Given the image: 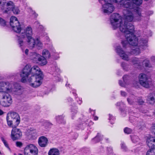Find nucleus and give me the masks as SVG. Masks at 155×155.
I'll use <instances>...</instances> for the list:
<instances>
[{"label": "nucleus", "mask_w": 155, "mask_h": 155, "mask_svg": "<svg viewBox=\"0 0 155 155\" xmlns=\"http://www.w3.org/2000/svg\"><path fill=\"white\" fill-rule=\"evenodd\" d=\"M143 0H126L124 3L123 4H121V7L125 8L130 7L132 8L133 5H136V6H140L142 4Z\"/></svg>", "instance_id": "nucleus-11"}, {"label": "nucleus", "mask_w": 155, "mask_h": 155, "mask_svg": "<svg viewBox=\"0 0 155 155\" xmlns=\"http://www.w3.org/2000/svg\"><path fill=\"white\" fill-rule=\"evenodd\" d=\"M6 25L5 21L3 18L0 17V25L4 26Z\"/></svg>", "instance_id": "nucleus-37"}, {"label": "nucleus", "mask_w": 155, "mask_h": 155, "mask_svg": "<svg viewBox=\"0 0 155 155\" xmlns=\"http://www.w3.org/2000/svg\"><path fill=\"white\" fill-rule=\"evenodd\" d=\"M105 3H110L113 2V0H104Z\"/></svg>", "instance_id": "nucleus-51"}, {"label": "nucleus", "mask_w": 155, "mask_h": 155, "mask_svg": "<svg viewBox=\"0 0 155 155\" xmlns=\"http://www.w3.org/2000/svg\"><path fill=\"white\" fill-rule=\"evenodd\" d=\"M68 100L69 102H72L73 101V99H72V98L70 97L68 98Z\"/></svg>", "instance_id": "nucleus-57"}, {"label": "nucleus", "mask_w": 155, "mask_h": 155, "mask_svg": "<svg viewBox=\"0 0 155 155\" xmlns=\"http://www.w3.org/2000/svg\"><path fill=\"white\" fill-rule=\"evenodd\" d=\"M121 144L122 149H123L124 150L126 151L127 149V147L124 143L123 142L121 143Z\"/></svg>", "instance_id": "nucleus-40"}, {"label": "nucleus", "mask_w": 155, "mask_h": 155, "mask_svg": "<svg viewBox=\"0 0 155 155\" xmlns=\"http://www.w3.org/2000/svg\"><path fill=\"white\" fill-rule=\"evenodd\" d=\"M48 141V139L46 137L42 136L39 138L38 142L40 147H45L47 146Z\"/></svg>", "instance_id": "nucleus-19"}, {"label": "nucleus", "mask_w": 155, "mask_h": 155, "mask_svg": "<svg viewBox=\"0 0 155 155\" xmlns=\"http://www.w3.org/2000/svg\"><path fill=\"white\" fill-rule=\"evenodd\" d=\"M102 138L103 136L100 133H98L97 135L92 139V142L94 143H96L102 140Z\"/></svg>", "instance_id": "nucleus-25"}, {"label": "nucleus", "mask_w": 155, "mask_h": 155, "mask_svg": "<svg viewBox=\"0 0 155 155\" xmlns=\"http://www.w3.org/2000/svg\"><path fill=\"white\" fill-rule=\"evenodd\" d=\"M10 24L14 31L19 33L21 31L22 32L19 36H18V43L19 47L23 51V48L24 47V40L25 37L27 38L28 45L30 47L32 48L34 46L35 40L32 37V35L31 28L29 26L27 27L25 31L24 27L23 25H20L17 18L15 16H12L10 19Z\"/></svg>", "instance_id": "nucleus-2"}, {"label": "nucleus", "mask_w": 155, "mask_h": 155, "mask_svg": "<svg viewBox=\"0 0 155 155\" xmlns=\"http://www.w3.org/2000/svg\"><path fill=\"white\" fill-rule=\"evenodd\" d=\"M16 145L17 147H21L22 146V143L19 141H17L16 143Z\"/></svg>", "instance_id": "nucleus-42"}, {"label": "nucleus", "mask_w": 155, "mask_h": 155, "mask_svg": "<svg viewBox=\"0 0 155 155\" xmlns=\"http://www.w3.org/2000/svg\"><path fill=\"white\" fill-rule=\"evenodd\" d=\"M107 153L108 154H110L112 153L113 150L111 147H108L107 148Z\"/></svg>", "instance_id": "nucleus-44"}, {"label": "nucleus", "mask_w": 155, "mask_h": 155, "mask_svg": "<svg viewBox=\"0 0 155 155\" xmlns=\"http://www.w3.org/2000/svg\"><path fill=\"white\" fill-rule=\"evenodd\" d=\"M153 12L152 11H148L146 12L145 14L147 16H149L153 14Z\"/></svg>", "instance_id": "nucleus-43"}, {"label": "nucleus", "mask_w": 155, "mask_h": 155, "mask_svg": "<svg viewBox=\"0 0 155 155\" xmlns=\"http://www.w3.org/2000/svg\"><path fill=\"white\" fill-rule=\"evenodd\" d=\"M120 93L121 95L122 96L125 97L127 95L126 93L124 91H121Z\"/></svg>", "instance_id": "nucleus-49"}, {"label": "nucleus", "mask_w": 155, "mask_h": 155, "mask_svg": "<svg viewBox=\"0 0 155 155\" xmlns=\"http://www.w3.org/2000/svg\"><path fill=\"white\" fill-rule=\"evenodd\" d=\"M34 40L35 42L33 47L32 48H31L30 47L29 45H28V47L31 49H33L35 47H36V48L38 49H41L43 46V45L41 41L39 39L37 38L36 40L34 39Z\"/></svg>", "instance_id": "nucleus-22"}, {"label": "nucleus", "mask_w": 155, "mask_h": 155, "mask_svg": "<svg viewBox=\"0 0 155 155\" xmlns=\"http://www.w3.org/2000/svg\"><path fill=\"white\" fill-rule=\"evenodd\" d=\"M42 57L43 58H45L46 60V59L49 58L50 57V53L49 51L47 49H44L43 50L42 52Z\"/></svg>", "instance_id": "nucleus-27"}, {"label": "nucleus", "mask_w": 155, "mask_h": 155, "mask_svg": "<svg viewBox=\"0 0 155 155\" xmlns=\"http://www.w3.org/2000/svg\"><path fill=\"white\" fill-rule=\"evenodd\" d=\"M123 10L124 21L117 13L112 14L110 18V23L114 29L119 27L120 31L124 33L126 40H123L121 43L124 48H126L129 45L137 46L138 44V39L134 34V26L129 22L132 21L135 18L133 13L128 8Z\"/></svg>", "instance_id": "nucleus-1"}, {"label": "nucleus", "mask_w": 155, "mask_h": 155, "mask_svg": "<svg viewBox=\"0 0 155 155\" xmlns=\"http://www.w3.org/2000/svg\"><path fill=\"white\" fill-rule=\"evenodd\" d=\"M44 125L47 127H49L52 126V124L48 121H45L44 123Z\"/></svg>", "instance_id": "nucleus-38"}, {"label": "nucleus", "mask_w": 155, "mask_h": 155, "mask_svg": "<svg viewBox=\"0 0 155 155\" xmlns=\"http://www.w3.org/2000/svg\"><path fill=\"white\" fill-rule=\"evenodd\" d=\"M89 110H90V111L91 112V114H92L93 116H94L95 114V111L94 110H91V108L89 109Z\"/></svg>", "instance_id": "nucleus-50"}, {"label": "nucleus", "mask_w": 155, "mask_h": 155, "mask_svg": "<svg viewBox=\"0 0 155 155\" xmlns=\"http://www.w3.org/2000/svg\"><path fill=\"white\" fill-rule=\"evenodd\" d=\"M60 75L59 74H58L57 76H55V79L57 81H59L61 80V79L60 78Z\"/></svg>", "instance_id": "nucleus-45"}, {"label": "nucleus", "mask_w": 155, "mask_h": 155, "mask_svg": "<svg viewBox=\"0 0 155 155\" xmlns=\"http://www.w3.org/2000/svg\"><path fill=\"white\" fill-rule=\"evenodd\" d=\"M12 10V11L14 14H19L20 12V11L18 8L17 7H15V6H14V8H13Z\"/></svg>", "instance_id": "nucleus-36"}, {"label": "nucleus", "mask_w": 155, "mask_h": 155, "mask_svg": "<svg viewBox=\"0 0 155 155\" xmlns=\"http://www.w3.org/2000/svg\"><path fill=\"white\" fill-rule=\"evenodd\" d=\"M123 0H113V2L119 3L121 2Z\"/></svg>", "instance_id": "nucleus-48"}, {"label": "nucleus", "mask_w": 155, "mask_h": 155, "mask_svg": "<svg viewBox=\"0 0 155 155\" xmlns=\"http://www.w3.org/2000/svg\"><path fill=\"white\" fill-rule=\"evenodd\" d=\"M10 117L15 125L18 126L20 123V119L19 114L17 113L12 112L10 113Z\"/></svg>", "instance_id": "nucleus-18"}, {"label": "nucleus", "mask_w": 155, "mask_h": 155, "mask_svg": "<svg viewBox=\"0 0 155 155\" xmlns=\"http://www.w3.org/2000/svg\"><path fill=\"white\" fill-rule=\"evenodd\" d=\"M135 5H133V7L132 8L130 7V6L128 7H126L124 8H129L133 13L135 18V19L137 21H140L142 17L141 13L142 10L139 7L135 6Z\"/></svg>", "instance_id": "nucleus-6"}, {"label": "nucleus", "mask_w": 155, "mask_h": 155, "mask_svg": "<svg viewBox=\"0 0 155 155\" xmlns=\"http://www.w3.org/2000/svg\"><path fill=\"white\" fill-rule=\"evenodd\" d=\"M6 120L8 125L9 127H12L13 128H14L18 126L15 125V124L14 123L13 121V120H9V118L8 116H7Z\"/></svg>", "instance_id": "nucleus-28"}, {"label": "nucleus", "mask_w": 155, "mask_h": 155, "mask_svg": "<svg viewBox=\"0 0 155 155\" xmlns=\"http://www.w3.org/2000/svg\"><path fill=\"white\" fill-rule=\"evenodd\" d=\"M115 118L113 116L110 114H109V120H114V119Z\"/></svg>", "instance_id": "nucleus-46"}, {"label": "nucleus", "mask_w": 155, "mask_h": 155, "mask_svg": "<svg viewBox=\"0 0 155 155\" xmlns=\"http://www.w3.org/2000/svg\"><path fill=\"white\" fill-rule=\"evenodd\" d=\"M34 13L35 14V16L37 17L38 16V15L37 14H36L35 12H34Z\"/></svg>", "instance_id": "nucleus-62"}, {"label": "nucleus", "mask_w": 155, "mask_h": 155, "mask_svg": "<svg viewBox=\"0 0 155 155\" xmlns=\"http://www.w3.org/2000/svg\"><path fill=\"white\" fill-rule=\"evenodd\" d=\"M38 150L34 145L30 144L27 145L24 150L25 155H38Z\"/></svg>", "instance_id": "nucleus-7"}, {"label": "nucleus", "mask_w": 155, "mask_h": 155, "mask_svg": "<svg viewBox=\"0 0 155 155\" xmlns=\"http://www.w3.org/2000/svg\"><path fill=\"white\" fill-rule=\"evenodd\" d=\"M30 75L37 76H42V73L39 68L35 65L32 67L29 65H26L21 71L20 75L21 78V81L22 82L27 81V78Z\"/></svg>", "instance_id": "nucleus-4"}, {"label": "nucleus", "mask_w": 155, "mask_h": 155, "mask_svg": "<svg viewBox=\"0 0 155 155\" xmlns=\"http://www.w3.org/2000/svg\"><path fill=\"white\" fill-rule=\"evenodd\" d=\"M127 101L130 105H133L135 102H137L139 104H142L144 103L140 97H134V95H131L129 98H128Z\"/></svg>", "instance_id": "nucleus-15"}, {"label": "nucleus", "mask_w": 155, "mask_h": 155, "mask_svg": "<svg viewBox=\"0 0 155 155\" xmlns=\"http://www.w3.org/2000/svg\"><path fill=\"white\" fill-rule=\"evenodd\" d=\"M124 132L126 134H131L133 132V130L129 128L126 127L124 129Z\"/></svg>", "instance_id": "nucleus-33"}, {"label": "nucleus", "mask_w": 155, "mask_h": 155, "mask_svg": "<svg viewBox=\"0 0 155 155\" xmlns=\"http://www.w3.org/2000/svg\"><path fill=\"white\" fill-rule=\"evenodd\" d=\"M146 143L147 145L150 149H155V137H150L147 140Z\"/></svg>", "instance_id": "nucleus-21"}, {"label": "nucleus", "mask_w": 155, "mask_h": 155, "mask_svg": "<svg viewBox=\"0 0 155 155\" xmlns=\"http://www.w3.org/2000/svg\"><path fill=\"white\" fill-rule=\"evenodd\" d=\"M3 114V112L0 109V115H2Z\"/></svg>", "instance_id": "nucleus-58"}, {"label": "nucleus", "mask_w": 155, "mask_h": 155, "mask_svg": "<svg viewBox=\"0 0 155 155\" xmlns=\"http://www.w3.org/2000/svg\"><path fill=\"white\" fill-rule=\"evenodd\" d=\"M151 59L152 61L155 62V56H152L151 58Z\"/></svg>", "instance_id": "nucleus-54"}, {"label": "nucleus", "mask_w": 155, "mask_h": 155, "mask_svg": "<svg viewBox=\"0 0 155 155\" xmlns=\"http://www.w3.org/2000/svg\"><path fill=\"white\" fill-rule=\"evenodd\" d=\"M21 88V86L18 84H15L13 88L12 84L8 82H0V89L3 90L0 91V104L4 107L9 106L12 100L9 93L14 95H20L22 94Z\"/></svg>", "instance_id": "nucleus-3"}, {"label": "nucleus", "mask_w": 155, "mask_h": 155, "mask_svg": "<svg viewBox=\"0 0 155 155\" xmlns=\"http://www.w3.org/2000/svg\"><path fill=\"white\" fill-rule=\"evenodd\" d=\"M123 78L124 82L126 83L127 82V80L129 78V77L128 75H125L124 76Z\"/></svg>", "instance_id": "nucleus-41"}, {"label": "nucleus", "mask_w": 155, "mask_h": 155, "mask_svg": "<svg viewBox=\"0 0 155 155\" xmlns=\"http://www.w3.org/2000/svg\"><path fill=\"white\" fill-rule=\"evenodd\" d=\"M116 105L117 106H121V105H124V103L122 102H117V103Z\"/></svg>", "instance_id": "nucleus-47"}, {"label": "nucleus", "mask_w": 155, "mask_h": 155, "mask_svg": "<svg viewBox=\"0 0 155 155\" xmlns=\"http://www.w3.org/2000/svg\"><path fill=\"white\" fill-rule=\"evenodd\" d=\"M116 52L122 58L125 60H128V56L122 50L120 46H118L116 48Z\"/></svg>", "instance_id": "nucleus-17"}, {"label": "nucleus", "mask_w": 155, "mask_h": 155, "mask_svg": "<svg viewBox=\"0 0 155 155\" xmlns=\"http://www.w3.org/2000/svg\"><path fill=\"white\" fill-rule=\"evenodd\" d=\"M146 155H155V150L149 149L147 152Z\"/></svg>", "instance_id": "nucleus-34"}, {"label": "nucleus", "mask_w": 155, "mask_h": 155, "mask_svg": "<svg viewBox=\"0 0 155 155\" xmlns=\"http://www.w3.org/2000/svg\"><path fill=\"white\" fill-rule=\"evenodd\" d=\"M147 42V39H141L139 42V48H137L138 46L136 48L134 47L132 49V51H131L132 54L137 55L140 53V50H141L142 47L146 46Z\"/></svg>", "instance_id": "nucleus-13"}, {"label": "nucleus", "mask_w": 155, "mask_h": 155, "mask_svg": "<svg viewBox=\"0 0 155 155\" xmlns=\"http://www.w3.org/2000/svg\"><path fill=\"white\" fill-rule=\"evenodd\" d=\"M1 140H2V141L3 142V143H4L5 146L7 148H8L9 150H10V149L9 147L8 144L7 142L5 140L4 138L2 137H1Z\"/></svg>", "instance_id": "nucleus-35"}, {"label": "nucleus", "mask_w": 155, "mask_h": 155, "mask_svg": "<svg viewBox=\"0 0 155 155\" xmlns=\"http://www.w3.org/2000/svg\"><path fill=\"white\" fill-rule=\"evenodd\" d=\"M72 92L74 95L75 96L76 95V91L75 90H72Z\"/></svg>", "instance_id": "nucleus-55"}, {"label": "nucleus", "mask_w": 155, "mask_h": 155, "mask_svg": "<svg viewBox=\"0 0 155 155\" xmlns=\"http://www.w3.org/2000/svg\"><path fill=\"white\" fill-rule=\"evenodd\" d=\"M119 83L120 85V86H121L122 87H124L125 86L124 84L123 83H122V81L121 80H120L119 81Z\"/></svg>", "instance_id": "nucleus-52"}, {"label": "nucleus", "mask_w": 155, "mask_h": 155, "mask_svg": "<svg viewBox=\"0 0 155 155\" xmlns=\"http://www.w3.org/2000/svg\"><path fill=\"white\" fill-rule=\"evenodd\" d=\"M132 62L135 67L137 68H140V66L142 65H143V63H144V66L147 67H150L151 66L150 64V61L149 60L146 59L143 61L140 60V59L136 58H133Z\"/></svg>", "instance_id": "nucleus-9"}, {"label": "nucleus", "mask_w": 155, "mask_h": 155, "mask_svg": "<svg viewBox=\"0 0 155 155\" xmlns=\"http://www.w3.org/2000/svg\"><path fill=\"white\" fill-rule=\"evenodd\" d=\"M121 66L123 69L125 71H127L130 69V65L124 62L122 63L121 64Z\"/></svg>", "instance_id": "nucleus-30"}, {"label": "nucleus", "mask_w": 155, "mask_h": 155, "mask_svg": "<svg viewBox=\"0 0 155 155\" xmlns=\"http://www.w3.org/2000/svg\"><path fill=\"white\" fill-rule=\"evenodd\" d=\"M28 50L27 49H26L25 50V53L26 55H27L28 54Z\"/></svg>", "instance_id": "nucleus-56"}, {"label": "nucleus", "mask_w": 155, "mask_h": 155, "mask_svg": "<svg viewBox=\"0 0 155 155\" xmlns=\"http://www.w3.org/2000/svg\"><path fill=\"white\" fill-rule=\"evenodd\" d=\"M28 136L31 140L35 139L36 138V133L35 130L31 128L28 130Z\"/></svg>", "instance_id": "nucleus-23"}, {"label": "nucleus", "mask_w": 155, "mask_h": 155, "mask_svg": "<svg viewBox=\"0 0 155 155\" xmlns=\"http://www.w3.org/2000/svg\"><path fill=\"white\" fill-rule=\"evenodd\" d=\"M148 103L151 104H154L155 103V99L153 96H149L147 99Z\"/></svg>", "instance_id": "nucleus-31"}, {"label": "nucleus", "mask_w": 155, "mask_h": 155, "mask_svg": "<svg viewBox=\"0 0 155 155\" xmlns=\"http://www.w3.org/2000/svg\"><path fill=\"white\" fill-rule=\"evenodd\" d=\"M85 126L87 125L88 126H90L92 125L94 123L91 120H89L87 121V122H85Z\"/></svg>", "instance_id": "nucleus-39"}, {"label": "nucleus", "mask_w": 155, "mask_h": 155, "mask_svg": "<svg viewBox=\"0 0 155 155\" xmlns=\"http://www.w3.org/2000/svg\"><path fill=\"white\" fill-rule=\"evenodd\" d=\"M78 134H75V139H76L78 137Z\"/></svg>", "instance_id": "nucleus-60"}, {"label": "nucleus", "mask_w": 155, "mask_h": 155, "mask_svg": "<svg viewBox=\"0 0 155 155\" xmlns=\"http://www.w3.org/2000/svg\"><path fill=\"white\" fill-rule=\"evenodd\" d=\"M98 1H99V2L101 4L103 3L102 2L103 1V0H98Z\"/></svg>", "instance_id": "nucleus-61"}, {"label": "nucleus", "mask_w": 155, "mask_h": 155, "mask_svg": "<svg viewBox=\"0 0 155 155\" xmlns=\"http://www.w3.org/2000/svg\"><path fill=\"white\" fill-rule=\"evenodd\" d=\"M94 120H98V117L97 116H95L94 117Z\"/></svg>", "instance_id": "nucleus-59"}, {"label": "nucleus", "mask_w": 155, "mask_h": 155, "mask_svg": "<svg viewBox=\"0 0 155 155\" xmlns=\"http://www.w3.org/2000/svg\"><path fill=\"white\" fill-rule=\"evenodd\" d=\"M1 8L4 10L3 12L5 13H7L8 11L11 10H12L15 6L14 3L11 1L5 2Z\"/></svg>", "instance_id": "nucleus-16"}, {"label": "nucleus", "mask_w": 155, "mask_h": 155, "mask_svg": "<svg viewBox=\"0 0 155 155\" xmlns=\"http://www.w3.org/2000/svg\"><path fill=\"white\" fill-rule=\"evenodd\" d=\"M114 9L113 5L110 3H105L102 5L101 11L102 12L107 14L112 13Z\"/></svg>", "instance_id": "nucleus-12"}, {"label": "nucleus", "mask_w": 155, "mask_h": 155, "mask_svg": "<svg viewBox=\"0 0 155 155\" xmlns=\"http://www.w3.org/2000/svg\"><path fill=\"white\" fill-rule=\"evenodd\" d=\"M23 109H24V110H26V109H25L24 108Z\"/></svg>", "instance_id": "nucleus-64"}, {"label": "nucleus", "mask_w": 155, "mask_h": 155, "mask_svg": "<svg viewBox=\"0 0 155 155\" xmlns=\"http://www.w3.org/2000/svg\"><path fill=\"white\" fill-rule=\"evenodd\" d=\"M85 127V122L82 123L80 122V123L78 124L75 126V129L77 130H83Z\"/></svg>", "instance_id": "nucleus-26"}, {"label": "nucleus", "mask_w": 155, "mask_h": 155, "mask_svg": "<svg viewBox=\"0 0 155 155\" xmlns=\"http://www.w3.org/2000/svg\"><path fill=\"white\" fill-rule=\"evenodd\" d=\"M22 133L20 130L16 127L13 128L11 131V137L13 140H15L21 138Z\"/></svg>", "instance_id": "nucleus-14"}, {"label": "nucleus", "mask_w": 155, "mask_h": 155, "mask_svg": "<svg viewBox=\"0 0 155 155\" xmlns=\"http://www.w3.org/2000/svg\"><path fill=\"white\" fill-rule=\"evenodd\" d=\"M48 155H59V150L56 148L51 149L48 153Z\"/></svg>", "instance_id": "nucleus-24"}, {"label": "nucleus", "mask_w": 155, "mask_h": 155, "mask_svg": "<svg viewBox=\"0 0 155 155\" xmlns=\"http://www.w3.org/2000/svg\"><path fill=\"white\" fill-rule=\"evenodd\" d=\"M131 140L133 143L138 142L139 139L137 136L134 135L131 137Z\"/></svg>", "instance_id": "nucleus-32"}, {"label": "nucleus", "mask_w": 155, "mask_h": 155, "mask_svg": "<svg viewBox=\"0 0 155 155\" xmlns=\"http://www.w3.org/2000/svg\"><path fill=\"white\" fill-rule=\"evenodd\" d=\"M31 58L35 63H38L41 65H44L47 63V60L43 58L41 55L36 53H34Z\"/></svg>", "instance_id": "nucleus-8"}, {"label": "nucleus", "mask_w": 155, "mask_h": 155, "mask_svg": "<svg viewBox=\"0 0 155 155\" xmlns=\"http://www.w3.org/2000/svg\"><path fill=\"white\" fill-rule=\"evenodd\" d=\"M139 81L142 86L147 88L149 87L151 83L147 75L143 73L140 74L139 75Z\"/></svg>", "instance_id": "nucleus-10"}, {"label": "nucleus", "mask_w": 155, "mask_h": 155, "mask_svg": "<svg viewBox=\"0 0 155 155\" xmlns=\"http://www.w3.org/2000/svg\"><path fill=\"white\" fill-rule=\"evenodd\" d=\"M114 123V122H113L111 121V123L112 124H113Z\"/></svg>", "instance_id": "nucleus-63"}, {"label": "nucleus", "mask_w": 155, "mask_h": 155, "mask_svg": "<svg viewBox=\"0 0 155 155\" xmlns=\"http://www.w3.org/2000/svg\"><path fill=\"white\" fill-rule=\"evenodd\" d=\"M56 119L57 122L59 124L65 123V121L64 120V117L62 116H58L56 117Z\"/></svg>", "instance_id": "nucleus-29"}, {"label": "nucleus", "mask_w": 155, "mask_h": 155, "mask_svg": "<svg viewBox=\"0 0 155 155\" xmlns=\"http://www.w3.org/2000/svg\"><path fill=\"white\" fill-rule=\"evenodd\" d=\"M70 106L71 107V117L72 119L73 120L76 117V115L78 112V108L74 103H71L70 105Z\"/></svg>", "instance_id": "nucleus-20"}, {"label": "nucleus", "mask_w": 155, "mask_h": 155, "mask_svg": "<svg viewBox=\"0 0 155 155\" xmlns=\"http://www.w3.org/2000/svg\"><path fill=\"white\" fill-rule=\"evenodd\" d=\"M28 79V81L29 85L33 87H37L41 85L43 76H37L33 75Z\"/></svg>", "instance_id": "nucleus-5"}, {"label": "nucleus", "mask_w": 155, "mask_h": 155, "mask_svg": "<svg viewBox=\"0 0 155 155\" xmlns=\"http://www.w3.org/2000/svg\"><path fill=\"white\" fill-rule=\"evenodd\" d=\"M77 101V102L79 104H80L82 103V101L81 100L79 99L78 98H76Z\"/></svg>", "instance_id": "nucleus-53"}]
</instances>
